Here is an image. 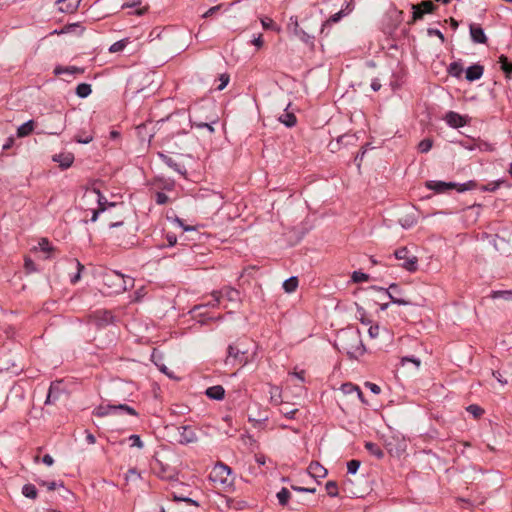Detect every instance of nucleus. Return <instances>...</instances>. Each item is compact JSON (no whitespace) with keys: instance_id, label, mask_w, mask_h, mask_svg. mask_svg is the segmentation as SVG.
<instances>
[{"instance_id":"1","label":"nucleus","mask_w":512,"mask_h":512,"mask_svg":"<svg viewBox=\"0 0 512 512\" xmlns=\"http://www.w3.org/2000/svg\"><path fill=\"white\" fill-rule=\"evenodd\" d=\"M337 347L350 358L358 359L364 355L366 349L362 343L361 334L355 329L341 330L337 336Z\"/></svg>"},{"instance_id":"2","label":"nucleus","mask_w":512,"mask_h":512,"mask_svg":"<svg viewBox=\"0 0 512 512\" xmlns=\"http://www.w3.org/2000/svg\"><path fill=\"white\" fill-rule=\"evenodd\" d=\"M105 284L112 289L114 293H121L126 291L128 288L133 286V279L125 277L124 275L116 272L109 271L105 273L104 277Z\"/></svg>"},{"instance_id":"3","label":"nucleus","mask_w":512,"mask_h":512,"mask_svg":"<svg viewBox=\"0 0 512 512\" xmlns=\"http://www.w3.org/2000/svg\"><path fill=\"white\" fill-rule=\"evenodd\" d=\"M83 200L87 203L96 202L97 207L92 208V217L91 221L95 222L98 218V215L101 212L106 210L107 205L114 206V203H108L107 199L100 194V191L97 188L87 189L84 193Z\"/></svg>"},{"instance_id":"4","label":"nucleus","mask_w":512,"mask_h":512,"mask_svg":"<svg viewBox=\"0 0 512 512\" xmlns=\"http://www.w3.org/2000/svg\"><path fill=\"white\" fill-rule=\"evenodd\" d=\"M248 350L240 343L232 344L228 347V355L226 357V364L231 366L239 365L245 366L249 359L247 357Z\"/></svg>"},{"instance_id":"5","label":"nucleus","mask_w":512,"mask_h":512,"mask_svg":"<svg viewBox=\"0 0 512 512\" xmlns=\"http://www.w3.org/2000/svg\"><path fill=\"white\" fill-rule=\"evenodd\" d=\"M426 186L429 189L436 191L437 193H442L449 189H457L459 192L471 190L476 187V184L473 181H469L461 185H458L454 182L428 181Z\"/></svg>"},{"instance_id":"6","label":"nucleus","mask_w":512,"mask_h":512,"mask_svg":"<svg viewBox=\"0 0 512 512\" xmlns=\"http://www.w3.org/2000/svg\"><path fill=\"white\" fill-rule=\"evenodd\" d=\"M209 478L212 482L222 486H230L232 484L231 469L223 464H216L210 472Z\"/></svg>"},{"instance_id":"7","label":"nucleus","mask_w":512,"mask_h":512,"mask_svg":"<svg viewBox=\"0 0 512 512\" xmlns=\"http://www.w3.org/2000/svg\"><path fill=\"white\" fill-rule=\"evenodd\" d=\"M173 438L180 444L194 443L198 439L195 430L191 426L175 427Z\"/></svg>"},{"instance_id":"8","label":"nucleus","mask_w":512,"mask_h":512,"mask_svg":"<svg viewBox=\"0 0 512 512\" xmlns=\"http://www.w3.org/2000/svg\"><path fill=\"white\" fill-rule=\"evenodd\" d=\"M395 257L398 260H403L402 267L408 271H415L417 269V257L409 253L407 248L402 247L395 251Z\"/></svg>"},{"instance_id":"9","label":"nucleus","mask_w":512,"mask_h":512,"mask_svg":"<svg viewBox=\"0 0 512 512\" xmlns=\"http://www.w3.org/2000/svg\"><path fill=\"white\" fill-rule=\"evenodd\" d=\"M118 411H126L130 415H136V412L133 408L125 405H100L95 409V415L103 417L109 414H116Z\"/></svg>"},{"instance_id":"10","label":"nucleus","mask_w":512,"mask_h":512,"mask_svg":"<svg viewBox=\"0 0 512 512\" xmlns=\"http://www.w3.org/2000/svg\"><path fill=\"white\" fill-rule=\"evenodd\" d=\"M413 15L412 20L409 24L414 23L415 21L422 19L424 14L431 13L434 10V4L431 1H422L419 4L412 5Z\"/></svg>"},{"instance_id":"11","label":"nucleus","mask_w":512,"mask_h":512,"mask_svg":"<svg viewBox=\"0 0 512 512\" xmlns=\"http://www.w3.org/2000/svg\"><path fill=\"white\" fill-rule=\"evenodd\" d=\"M341 392L344 395H352L355 394L356 397L362 402L366 403L363 393L361 392L360 388L352 383H345L340 388Z\"/></svg>"},{"instance_id":"12","label":"nucleus","mask_w":512,"mask_h":512,"mask_svg":"<svg viewBox=\"0 0 512 512\" xmlns=\"http://www.w3.org/2000/svg\"><path fill=\"white\" fill-rule=\"evenodd\" d=\"M289 27L292 29L295 36H297L300 40L307 42L310 36L299 27V23L296 17L290 18Z\"/></svg>"},{"instance_id":"13","label":"nucleus","mask_w":512,"mask_h":512,"mask_svg":"<svg viewBox=\"0 0 512 512\" xmlns=\"http://www.w3.org/2000/svg\"><path fill=\"white\" fill-rule=\"evenodd\" d=\"M313 478H325L327 470L319 462H311L307 469Z\"/></svg>"},{"instance_id":"14","label":"nucleus","mask_w":512,"mask_h":512,"mask_svg":"<svg viewBox=\"0 0 512 512\" xmlns=\"http://www.w3.org/2000/svg\"><path fill=\"white\" fill-rule=\"evenodd\" d=\"M53 161L58 162L63 169L69 168L74 161V156L71 153H61L53 157Z\"/></svg>"},{"instance_id":"15","label":"nucleus","mask_w":512,"mask_h":512,"mask_svg":"<svg viewBox=\"0 0 512 512\" xmlns=\"http://www.w3.org/2000/svg\"><path fill=\"white\" fill-rule=\"evenodd\" d=\"M447 123L454 128L462 127L466 124L464 118L456 112H449L446 115Z\"/></svg>"},{"instance_id":"16","label":"nucleus","mask_w":512,"mask_h":512,"mask_svg":"<svg viewBox=\"0 0 512 512\" xmlns=\"http://www.w3.org/2000/svg\"><path fill=\"white\" fill-rule=\"evenodd\" d=\"M483 66L481 65H473V66H470L467 70H466V79L468 81H475V80H478L482 77L483 75Z\"/></svg>"},{"instance_id":"17","label":"nucleus","mask_w":512,"mask_h":512,"mask_svg":"<svg viewBox=\"0 0 512 512\" xmlns=\"http://www.w3.org/2000/svg\"><path fill=\"white\" fill-rule=\"evenodd\" d=\"M221 298H226L230 302L237 303L240 301V293L238 290L231 288V287H225L221 291Z\"/></svg>"},{"instance_id":"18","label":"nucleus","mask_w":512,"mask_h":512,"mask_svg":"<svg viewBox=\"0 0 512 512\" xmlns=\"http://www.w3.org/2000/svg\"><path fill=\"white\" fill-rule=\"evenodd\" d=\"M470 34L474 42L476 43H486L487 37L483 31V29L479 26L471 25L470 26Z\"/></svg>"},{"instance_id":"19","label":"nucleus","mask_w":512,"mask_h":512,"mask_svg":"<svg viewBox=\"0 0 512 512\" xmlns=\"http://www.w3.org/2000/svg\"><path fill=\"white\" fill-rule=\"evenodd\" d=\"M80 2H81V0H58L57 1L58 4H61L60 10L62 12H66V13L74 12L78 8Z\"/></svg>"},{"instance_id":"20","label":"nucleus","mask_w":512,"mask_h":512,"mask_svg":"<svg viewBox=\"0 0 512 512\" xmlns=\"http://www.w3.org/2000/svg\"><path fill=\"white\" fill-rule=\"evenodd\" d=\"M224 394H225V390L220 385L209 387L206 390V395L209 398L214 399V400H221V399H223L224 398Z\"/></svg>"},{"instance_id":"21","label":"nucleus","mask_w":512,"mask_h":512,"mask_svg":"<svg viewBox=\"0 0 512 512\" xmlns=\"http://www.w3.org/2000/svg\"><path fill=\"white\" fill-rule=\"evenodd\" d=\"M60 393L59 383H52L46 398V404H53L58 398Z\"/></svg>"},{"instance_id":"22","label":"nucleus","mask_w":512,"mask_h":512,"mask_svg":"<svg viewBox=\"0 0 512 512\" xmlns=\"http://www.w3.org/2000/svg\"><path fill=\"white\" fill-rule=\"evenodd\" d=\"M34 130V122L32 120L27 121L26 123L22 124L17 129V136L22 138L30 135Z\"/></svg>"},{"instance_id":"23","label":"nucleus","mask_w":512,"mask_h":512,"mask_svg":"<svg viewBox=\"0 0 512 512\" xmlns=\"http://www.w3.org/2000/svg\"><path fill=\"white\" fill-rule=\"evenodd\" d=\"M365 448L371 455L375 456L377 459H382L384 457L383 450L373 442H366Z\"/></svg>"},{"instance_id":"24","label":"nucleus","mask_w":512,"mask_h":512,"mask_svg":"<svg viewBox=\"0 0 512 512\" xmlns=\"http://www.w3.org/2000/svg\"><path fill=\"white\" fill-rule=\"evenodd\" d=\"M227 503L230 508L235 510H244L249 506L246 500L237 498H230L227 500Z\"/></svg>"},{"instance_id":"25","label":"nucleus","mask_w":512,"mask_h":512,"mask_svg":"<svg viewBox=\"0 0 512 512\" xmlns=\"http://www.w3.org/2000/svg\"><path fill=\"white\" fill-rule=\"evenodd\" d=\"M398 290V287L396 284H392L389 287L388 296L392 300L393 303L399 304V305H409L410 302L402 299V298H396L393 293Z\"/></svg>"},{"instance_id":"26","label":"nucleus","mask_w":512,"mask_h":512,"mask_svg":"<svg viewBox=\"0 0 512 512\" xmlns=\"http://www.w3.org/2000/svg\"><path fill=\"white\" fill-rule=\"evenodd\" d=\"M92 92L91 85L87 83H81L76 88V94L80 98L88 97Z\"/></svg>"},{"instance_id":"27","label":"nucleus","mask_w":512,"mask_h":512,"mask_svg":"<svg viewBox=\"0 0 512 512\" xmlns=\"http://www.w3.org/2000/svg\"><path fill=\"white\" fill-rule=\"evenodd\" d=\"M270 400L272 403L278 405L282 402L281 389L277 386H271L270 388Z\"/></svg>"},{"instance_id":"28","label":"nucleus","mask_w":512,"mask_h":512,"mask_svg":"<svg viewBox=\"0 0 512 512\" xmlns=\"http://www.w3.org/2000/svg\"><path fill=\"white\" fill-rule=\"evenodd\" d=\"M84 70L81 69V68H78V67H75V66H71V67H61V66H58L54 69V73L56 75H60V74H63V73H69V74H74V73H83Z\"/></svg>"},{"instance_id":"29","label":"nucleus","mask_w":512,"mask_h":512,"mask_svg":"<svg viewBox=\"0 0 512 512\" xmlns=\"http://www.w3.org/2000/svg\"><path fill=\"white\" fill-rule=\"evenodd\" d=\"M298 287V279L296 277H291L284 281L283 283V289L287 293H292L296 290Z\"/></svg>"},{"instance_id":"30","label":"nucleus","mask_w":512,"mask_h":512,"mask_svg":"<svg viewBox=\"0 0 512 512\" xmlns=\"http://www.w3.org/2000/svg\"><path fill=\"white\" fill-rule=\"evenodd\" d=\"M463 72V67L458 62H453L448 67V73L453 76L459 78Z\"/></svg>"},{"instance_id":"31","label":"nucleus","mask_w":512,"mask_h":512,"mask_svg":"<svg viewBox=\"0 0 512 512\" xmlns=\"http://www.w3.org/2000/svg\"><path fill=\"white\" fill-rule=\"evenodd\" d=\"M279 121L287 127H292L296 124V117L293 113H285L279 117Z\"/></svg>"},{"instance_id":"32","label":"nucleus","mask_w":512,"mask_h":512,"mask_svg":"<svg viewBox=\"0 0 512 512\" xmlns=\"http://www.w3.org/2000/svg\"><path fill=\"white\" fill-rule=\"evenodd\" d=\"M22 493L25 497L35 499L37 497L36 487L32 484H26L22 488Z\"/></svg>"},{"instance_id":"33","label":"nucleus","mask_w":512,"mask_h":512,"mask_svg":"<svg viewBox=\"0 0 512 512\" xmlns=\"http://www.w3.org/2000/svg\"><path fill=\"white\" fill-rule=\"evenodd\" d=\"M290 496H291L290 491L287 488H282L277 493L278 501L283 506L288 503V500H289Z\"/></svg>"},{"instance_id":"34","label":"nucleus","mask_w":512,"mask_h":512,"mask_svg":"<svg viewBox=\"0 0 512 512\" xmlns=\"http://www.w3.org/2000/svg\"><path fill=\"white\" fill-rule=\"evenodd\" d=\"M327 494L331 497H336L338 495V486L334 481H328L325 485Z\"/></svg>"},{"instance_id":"35","label":"nucleus","mask_w":512,"mask_h":512,"mask_svg":"<svg viewBox=\"0 0 512 512\" xmlns=\"http://www.w3.org/2000/svg\"><path fill=\"white\" fill-rule=\"evenodd\" d=\"M127 42H128L127 39H123V40L115 42L114 44L111 45V47L109 49L110 52L115 53V52L122 51L126 47Z\"/></svg>"},{"instance_id":"36","label":"nucleus","mask_w":512,"mask_h":512,"mask_svg":"<svg viewBox=\"0 0 512 512\" xmlns=\"http://www.w3.org/2000/svg\"><path fill=\"white\" fill-rule=\"evenodd\" d=\"M157 356H158V352L154 351V352L152 353V355H151L152 361L155 363V365L159 368V370H160L161 372H163L164 374H166V375H167V376H169V377H172V374L168 372V368H167L165 365H163V364H161V363H158V362L156 361V357H157Z\"/></svg>"},{"instance_id":"37","label":"nucleus","mask_w":512,"mask_h":512,"mask_svg":"<svg viewBox=\"0 0 512 512\" xmlns=\"http://www.w3.org/2000/svg\"><path fill=\"white\" fill-rule=\"evenodd\" d=\"M157 356H158V352L154 351V352L152 353V355H151L152 361L155 363V365L159 368V370H160L161 372H163L164 374H166V375H167V376H169V377H172V374L168 372V368H167L165 365H163V364H161V363H158V362L156 361V357H157Z\"/></svg>"},{"instance_id":"38","label":"nucleus","mask_w":512,"mask_h":512,"mask_svg":"<svg viewBox=\"0 0 512 512\" xmlns=\"http://www.w3.org/2000/svg\"><path fill=\"white\" fill-rule=\"evenodd\" d=\"M157 356H158V352L154 351V352L152 353V355H151L152 361L155 363V365L159 368V370H160L161 372H163L164 374H166V375H167V376H169V377H172V374L168 372V368H167L165 365H163V364H161V363H158V362L156 361V357H157Z\"/></svg>"},{"instance_id":"39","label":"nucleus","mask_w":512,"mask_h":512,"mask_svg":"<svg viewBox=\"0 0 512 512\" xmlns=\"http://www.w3.org/2000/svg\"><path fill=\"white\" fill-rule=\"evenodd\" d=\"M431 148H432V140H430V139H424L418 145V149L422 153H427Z\"/></svg>"},{"instance_id":"40","label":"nucleus","mask_w":512,"mask_h":512,"mask_svg":"<svg viewBox=\"0 0 512 512\" xmlns=\"http://www.w3.org/2000/svg\"><path fill=\"white\" fill-rule=\"evenodd\" d=\"M368 278H369V276L367 274L359 272V271H355L352 274V280L355 283L366 282L368 280Z\"/></svg>"},{"instance_id":"41","label":"nucleus","mask_w":512,"mask_h":512,"mask_svg":"<svg viewBox=\"0 0 512 512\" xmlns=\"http://www.w3.org/2000/svg\"><path fill=\"white\" fill-rule=\"evenodd\" d=\"M381 328L379 325H370L368 334L371 339H376L380 335Z\"/></svg>"},{"instance_id":"42","label":"nucleus","mask_w":512,"mask_h":512,"mask_svg":"<svg viewBox=\"0 0 512 512\" xmlns=\"http://www.w3.org/2000/svg\"><path fill=\"white\" fill-rule=\"evenodd\" d=\"M360 467V461L351 460L347 463V470L351 474H355Z\"/></svg>"},{"instance_id":"43","label":"nucleus","mask_w":512,"mask_h":512,"mask_svg":"<svg viewBox=\"0 0 512 512\" xmlns=\"http://www.w3.org/2000/svg\"><path fill=\"white\" fill-rule=\"evenodd\" d=\"M499 60L503 71H505L507 74H510L512 72V64L508 63L507 58L503 55L499 58Z\"/></svg>"},{"instance_id":"44","label":"nucleus","mask_w":512,"mask_h":512,"mask_svg":"<svg viewBox=\"0 0 512 512\" xmlns=\"http://www.w3.org/2000/svg\"><path fill=\"white\" fill-rule=\"evenodd\" d=\"M467 411L469 413H471L474 417H479L483 414V409L477 405H470L468 408H467Z\"/></svg>"},{"instance_id":"45","label":"nucleus","mask_w":512,"mask_h":512,"mask_svg":"<svg viewBox=\"0 0 512 512\" xmlns=\"http://www.w3.org/2000/svg\"><path fill=\"white\" fill-rule=\"evenodd\" d=\"M75 265L77 268V273L74 277H72V279H71L72 283H76L77 281L80 280L81 271L84 269V266L78 260H75Z\"/></svg>"},{"instance_id":"46","label":"nucleus","mask_w":512,"mask_h":512,"mask_svg":"<svg viewBox=\"0 0 512 512\" xmlns=\"http://www.w3.org/2000/svg\"><path fill=\"white\" fill-rule=\"evenodd\" d=\"M129 440L132 441L131 446L137 447L139 449L143 448V442L141 441V439L138 435H131L129 437Z\"/></svg>"},{"instance_id":"47","label":"nucleus","mask_w":512,"mask_h":512,"mask_svg":"<svg viewBox=\"0 0 512 512\" xmlns=\"http://www.w3.org/2000/svg\"><path fill=\"white\" fill-rule=\"evenodd\" d=\"M212 296L214 298V301L213 302H209L207 304V306H210V307H216L218 306L219 302H220V299H221V292H218V291H213L212 292Z\"/></svg>"},{"instance_id":"48","label":"nucleus","mask_w":512,"mask_h":512,"mask_svg":"<svg viewBox=\"0 0 512 512\" xmlns=\"http://www.w3.org/2000/svg\"><path fill=\"white\" fill-rule=\"evenodd\" d=\"M220 85L217 87L218 90H223L227 84L229 83V75L228 74H221L220 78Z\"/></svg>"},{"instance_id":"49","label":"nucleus","mask_w":512,"mask_h":512,"mask_svg":"<svg viewBox=\"0 0 512 512\" xmlns=\"http://www.w3.org/2000/svg\"><path fill=\"white\" fill-rule=\"evenodd\" d=\"M406 362L413 363L416 366V368H419L420 364H421V361L419 359H417V358L403 357L401 359V364L405 365Z\"/></svg>"},{"instance_id":"50","label":"nucleus","mask_w":512,"mask_h":512,"mask_svg":"<svg viewBox=\"0 0 512 512\" xmlns=\"http://www.w3.org/2000/svg\"><path fill=\"white\" fill-rule=\"evenodd\" d=\"M261 24L263 26V28L265 29H274L275 26H274V21L271 19V18H263L261 19Z\"/></svg>"},{"instance_id":"51","label":"nucleus","mask_w":512,"mask_h":512,"mask_svg":"<svg viewBox=\"0 0 512 512\" xmlns=\"http://www.w3.org/2000/svg\"><path fill=\"white\" fill-rule=\"evenodd\" d=\"M156 202H157V204H160V205L167 203L168 202L167 195L162 192H158L156 194Z\"/></svg>"},{"instance_id":"52","label":"nucleus","mask_w":512,"mask_h":512,"mask_svg":"<svg viewBox=\"0 0 512 512\" xmlns=\"http://www.w3.org/2000/svg\"><path fill=\"white\" fill-rule=\"evenodd\" d=\"M365 386L374 394H379L381 392V388L377 384L366 382Z\"/></svg>"},{"instance_id":"53","label":"nucleus","mask_w":512,"mask_h":512,"mask_svg":"<svg viewBox=\"0 0 512 512\" xmlns=\"http://www.w3.org/2000/svg\"><path fill=\"white\" fill-rule=\"evenodd\" d=\"M492 375L501 385H505L507 383V380L503 378L502 374L499 371H493Z\"/></svg>"},{"instance_id":"54","label":"nucleus","mask_w":512,"mask_h":512,"mask_svg":"<svg viewBox=\"0 0 512 512\" xmlns=\"http://www.w3.org/2000/svg\"><path fill=\"white\" fill-rule=\"evenodd\" d=\"M39 247L43 251H50L51 250V246L49 245L48 240L44 239V238L40 240Z\"/></svg>"},{"instance_id":"55","label":"nucleus","mask_w":512,"mask_h":512,"mask_svg":"<svg viewBox=\"0 0 512 512\" xmlns=\"http://www.w3.org/2000/svg\"><path fill=\"white\" fill-rule=\"evenodd\" d=\"M477 147L481 151H493L494 150L493 146L491 144H489V143H486V142L479 143L477 145Z\"/></svg>"},{"instance_id":"56","label":"nucleus","mask_w":512,"mask_h":512,"mask_svg":"<svg viewBox=\"0 0 512 512\" xmlns=\"http://www.w3.org/2000/svg\"><path fill=\"white\" fill-rule=\"evenodd\" d=\"M75 139L78 143L88 144L92 141L93 137L91 135H87L85 137L76 136Z\"/></svg>"},{"instance_id":"57","label":"nucleus","mask_w":512,"mask_h":512,"mask_svg":"<svg viewBox=\"0 0 512 512\" xmlns=\"http://www.w3.org/2000/svg\"><path fill=\"white\" fill-rule=\"evenodd\" d=\"M220 8H221V5H217V6L211 7L209 10H207V11L203 14V17H204V18H207V17L212 16V15H213L215 12H217Z\"/></svg>"},{"instance_id":"58","label":"nucleus","mask_w":512,"mask_h":512,"mask_svg":"<svg viewBox=\"0 0 512 512\" xmlns=\"http://www.w3.org/2000/svg\"><path fill=\"white\" fill-rule=\"evenodd\" d=\"M428 34L429 35L437 36L442 42H444V36H443V34L439 30H437V29H429L428 30Z\"/></svg>"},{"instance_id":"59","label":"nucleus","mask_w":512,"mask_h":512,"mask_svg":"<svg viewBox=\"0 0 512 512\" xmlns=\"http://www.w3.org/2000/svg\"><path fill=\"white\" fill-rule=\"evenodd\" d=\"M25 268L29 271V272H32V271H35V266H34V263L31 259L29 258H26L25 259Z\"/></svg>"},{"instance_id":"60","label":"nucleus","mask_w":512,"mask_h":512,"mask_svg":"<svg viewBox=\"0 0 512 512\" xmlns=\"http://www.w3.org/2000/svg\"><path fill=\"white\" fill-rule=\"evenodd\" d=\"M342 17V11L338 12V13H335L334 15H332L329 19H328V23H335V22H338Z\"/></svg>"},{"instance_id":"61","label":"nucleus","mask_w":512,"mask_h":512,"mask_svg":"<svg viewBox=\"0 0 512 512\" xmlns=\"http://www.w3.org/2000/svg\"><path fill=\"white\" fill-rule=\"evenodd\" d=\"M138 477H139L138 472L135 469H131L128 471V473L126 475V480L135 479Z\"/></svg>"},{"instance_id":"62","label":"nucleus","mask_w":512,"mask_h":512,"mask_svg":"<svg viewBox=\"0 0 512 512\" xmlns=\"http://www.w3.org/2000/svg\"><path fill=\"white\" fill-rule=\"evenodd\" d=\"M42 461L48 466H51L54 463L52 456H50L49 454L44 455Z\"/></svg>"},{"instance_id":"63","label":"nucleus","mask_w":512,"mask_h":512,"mask_svg":"<svg viewBox=\"0 0 512 512\" xmlns=\"http://www.w3.org/2000/svg\"><path fill=\"white\" fill-rule=\"evenodd\" d=\"M175 221H176V223H177L179 226H181L185 231H192V230H194V227H192V226H185V225L183 224V221H182L181 219H179V218H176V219H175Z\"/></svg>"},{"instance_id":"64","label":"nucleus","mask_w":512,"mask_h":512,"mask_svg":"<svg viewBox=\"0 0 512 512\" xmlns=\"http://www.w3.org/2000/svg\"><path fill=\"white\" fill-rule=\"evenodd\" d=\"M281 413H283L285 416L289 417V418H292L294 413L296 412V410H288L287 408H282L281 410Z\"/></svg>"}]
</instances>
